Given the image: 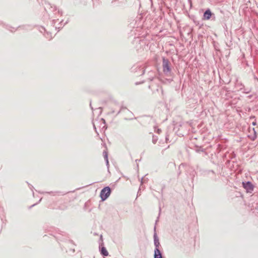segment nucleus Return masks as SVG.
I'll use <instances>...</instances> for the list:
<instances>
[{"label": "nucleus", "instance_id": "2f4dec72", "mask_svg": "<svg viewBox=\"0 0 258 258\" xmlns=\"http://www.w3.org/2000/svg\"><path fill=\"white\" fill-rule=\"evenodd\" d=\"M181 174V171H179L178 173V176H179Z\"/></svg>", "mask_w": 258, "mask_h": 258}, {"label": "nucleus", "instance_id": "9d476101", "mask_svg": "<svg viewBox=\"0 0 258 258\" xmlns=\"http://www.w3.org/2000/svg\"><path fill=\"white\" fill-rule=\"evenodd\" d=\"M126 110L127 111V112L131 116V117L130 118H129L128 119L132 120V119H136V117H135V118L133 117V116H134L133 113L131 111H130L129 110L127 109V108L125 107H124L123 106H121L120 109L119 110V111L118 112L117 114H119L120 112H122V111H123V110Z\"/></svg>", "mask_w": 258, "mask_h": 258}, {"label": "nucleus", "instance_id": "1a4fd4ad", "mask_svg": "<svg viewBox=\"0 0 258 258\" xmlns=\"http://www.w3.org/2000/svg\"><path fill=\"white\" fill-rule=\"evenodd\" d=\"M137 69L140 70L141 73V75L145 74V69H144V67H142L141 66L138 65L137 66H134L132 68V72H137Z\"/></svg>", "mask_w": 258, "mask_h": 258}, {"label": "nucleus", "instance_id": "412c9836", "mask_svg": "<svg viewBox=\"0 0 258 258\" xmlns=\"http://www.w3.org/2000/svg\"><path fill=\"white\" fill-rule=\"evenodd\" d=\"M93 127H94V129L95 130L96 133L98 135H99V134L98 133V132H97V130H96V126H95V122H93Z\"/></svg>", "mask_w": 258, "mask_h": 258}, {"label": "nucleus", "instance_id": "393cba45", "mask_svg": "<svg viewBox=\"0 0 258 258\" xmlns=\"http://www.w3.org/2000/svg\"><path fill=\"white\" fill-rule=\"evenodd\" d=\"M39 192L40 193V194H44V193L50 194V193H52V191H51V192H40V191H39Z\"/></svg>", "mask_w": 258, "mask_h": 258}, {"label": "nucleus", "instance_id": "cd10ccee", "mask_svg": "<svg viewBox=\"0 0 258 258\" xmlns=\"http://www.w3.org/2000/svg\"><path fill=\"white\" fill-rule=\"evenodd\" d=\"M105 162H106V165L107 166H108L109 165V161H108V159L107 160H105Z\"/></svg>", "mask_w": 258, "mask_h": 258}, {"label": "nucleus", "instance_id": "4c0bfd02", "mask_svg": "<svg viewBox=\"0 0 258 258\" xmlns=\"http://www.w3.org/2000/svg\"><path fill=\"white\" fill-rule=\"evenodd\" d=\"M156 230V226L154 227V230L155 231Z\"/></svg>", "mask_w": 258, "mask_h": 258}, {"label": "nucleus", "instance_id": "58836bf2", "mask_svg": "<svg viewBox=\"0 0 258 258\" xmlns=\"http://www.w3.org/2000/svg\"><path fill=\"white\" fill-rule=\"evenodd\" d=\"M72 250H73V252L75 251V249H73Z\"/></svg>", "mask_w": 258, "mask_h": 258}, {"label": "nucleus", "instance_id": "423d86ee", "mask_svg": "<svg viewBox=\"0 0 258 258\" xmlns=\"http://www.w3.org/2000/svg\"><path fill=\"white\" fill-rule=\"evenodd\" d=\"M200 172L204 176L208 177L212 179L216 178L215 173L212 170L200 169Z\"/></svg>", "mask_w": 258, "mask_h": 258}, {"label": "nucleus", "instance_id": "f257e3e1", "mask_svg": "<svg viewBox=\"0 0 258 258\" xmlns=\"http://www.w3.org/2000/svg\"><path fill=\"white\" fill-rule=\"evenodd\" d=\"M154 243L155 246L154 252V258H163L162 253L159 249L160 245V242L157 233L155 232L154 234Z\"/></svg>", "mask_w": 258, "mask_h": 258}, {"label": "nucleus", "instance_id": "a211bd4d", "mask_svg": "<svg viewBox=\"0 0 258 258\" xmlns=\"http://www.w3.org/2000/svg\"><path fill=\"white\" fill-rule=\"evenodd\" d=\"M197 152H200L201 151L203 152L204 149L201 147H196V149H195Z\"/></svg>", "mask_w": 258, "mask_h": 258}, {"label": "nucleus", "instance_id": "f3484780", "mask_svg": "<svg viewBox=\"0 0 258 258\" xmlns=\"http://www.w3.org/2000/svg\"><path fill=\"white\" fill-rule=\"evenodd\" d=\"M103 155L104 156V159L105 160H107L108 159V153L106 151H104L103 152Z\"/></svg>", "mask_w": 258, "mask_h": 258}, {"label": "nucleus", "instance_id": "72a5a7b5", "mask_svg": "<svg viewBox=\"0 0 258 258\" xmlns=\"http://www.w3.org/2000/svg\"><path fill=\"white\" fill-rule=\"evenodd\" d=\"M250 118H251V119H252V118H255V116H251V117H250Z\"/></svg>", "mask_w": 258, "mask_h": 258}, {"label": "nucleus", "instance_id": "7ed1b4c3", "mask_svg": "<svg viewBox=\"0 0 258 258\" xmlns=\"http://www.w3.org/2000/svg\"><path fill=\"white\" fill-rule=\"evenodd\" d=\"M111 188L107 186L102 188L100 193V197L102 201H105L110 195Z\"/></svg>", "mask_w": 258, "mask_h": 258}, {"label": "nucleus", "instance_id": "473e14b6", "mask_svg": "<svg viewBox=\"0 0 258 258\" xmlns=\"http://www.w3.org/2000/svg\"><path fill=\"white\" fill-rule=\"evenodd\" d=\"M141 84V83H138V82H136L135 83L136 85H138V84Z\"/></svg>", "mask_w": 258, "mask_h": 258}, {"label": "nucleus", "instance_id": "aec40b11", "mask_svg": "<svg viewBox=\"0 0 258 258\" xmlns=\"http://www.w3.org/2000/svg\"><path fill=\"white\" fill-rule=\"evenodd\" d=\"M160 213H161V208H159V215H158V216L157 217V220H156V224H157V222L159 220V217H160Z\"/></svg>", "mask_w": 258, "mask_h": 258}, {"label": "nucleus", "instance_id": "f8f14e48", "mask_svg": "<svg viewBox=\"0 0 258 258\" xmlns=\"http://www.w3.org/2000/svg\"><path fill=\"white\" fill-rule=\"evenodd\" d=\"M252 132H253V135H249L248 137L252 141H254L256 139V137H257L256 132L255 131L254 128H252Z\"/></svg>", "mask_w": 258, "mask_h": 258}, {"label": "nucleus", "instance_id": "b1692460", "mask_svg": "<svg viewBox=\"0 0 258 258\" xmlns=\"http://www.w3.org/2000/svg\"><path fill=\"white\" fill-rule=\"evenodd\" d=\"M252 125L253 126H255V125H256V121L255 120H254V121H253V122H252Z\"/></svg>", "mask_w": 258, "mask_h": 258}, {"label": "nucleus", "instance_id": "39448f33", "mask_svg": "<svg viewBox=\"0 0 258 258\" xmlns=\"http://www.w3.org/2000/svg\"><path fill=\"white\" fill-rule=\"evenodd\" d=\"M99 251L101 254L103 256H107L108 255V252L106 247L104 246V243L103 242L102 236L101 235L99 239Z\"/></svg>", "mask_w": 258, "mask_h": 258}, {"label": "nucleus", "instance_id": "e433bc0d", "mask_svg": "<svg viewBox=\"0 0 258 258\" xmlns=\"http://www.w3.org/2000/svg\"><path fill=\"white\" fill-rule=\"evenodd\" d=\"M247 97H251V95H250L248 96Z\"/></svg>", "mask_w": 258, "mask_h": 258}, {"label": "nucleus", "instance_id": "c85d7f7f", "mask_svg": "<svg viewBox=\"0 0 258 258\" xmlns=\"http://www.w3.org/2000/svg\"><path fill=\"white\" fill-rule=\"evenodd\" d=\"M37 204V203H36V204H34L32 205L31 206H30V207H29V208H31L35 206V205H36Z\"/></svg>", "mask_w": 258, "mask_h": 258}, {"label": "nucleus", "instance_id": "7c9ffc66", "mask_svg": "<svg viewBox=\"0 0 258 258\" xmlns=\"http://www.w3.org/2000/svg\"><path fill=\"white\" fill-rule=\"evenodd\" d=\"M143 177H142V178H141V184H142V183H143Z\"/></svg>", "mask_w": 258, "mask_h": 258}, {"label": "nucleus", "instance_id": "4be33fe9", "mask_svg": "<svg viewBox=\"0 0 258 258\" xmlns=\"http://www.w3.org/2000/svg\"><path fill=\"white\" fill-rule=\"evenodd\" d=\"M156 132L159 134L161 132V130L160 128H158Z\"/></svg>", "mask_w": 258, "mask_h": 258}, {"label": "nucleus", "instance_id": "ddd939ff", "mask_svg": "<svg viewBox=\"0 0 258 258\" xmlns=\"http://www.w3.org/2000/svg\"><path fill=\"white\" fill-rule=\"evenodd\" d=\"M148 75L149 76L148 80H150V81H153L154 78L156 76L155 73L153 71L149 72L148 73Z\"/></svg>", "mask_w": 258, "mask_h": 258}, {"label": "nucleus", "instance_id": "a878e982", "mask_svg": "<svg viewBox=\"0 0 258 258\" xmlns=\"http://www.w3.org/2000/svg\"><path fill=\"white\" fill-rule=\"evenodd\" d=\"M168 135H166V138H165V141H166V142L167 143L168 141Z\"/></svg>", "mask_w": 258, "mask_h": 258}, {"label": "nucleus", "instance_id": "6e6552de", "mask_svg": "<svg viewBox=\"0 0 258 258\" xmlns=\"http://www.w3.org/2000/svg\"><path fill=\"white\" fill-rule=\"evenodd\" d=\"M211 18L215 19V14L212 13L210 9H207L204 13L203 19L205 20H209Z\"/></svg>", "mask_w": 258, "mask_h": 258}, {"label": "nucleus", "instance_id": "0eeeda50", "mask_svg": "<svg viewBox=\"0 0 258 258\" xmlns=\"http://www.w3.org/2000/svg\"><path fill=\"white\" fill-rule=\"evenodd\" d=\"M242 187L244 188L247 193H252L254 186L251 181H243L242 182Z\"/></svg>", "mask_w": 258, "mask_h": 258}, {"label": "nucleus", "instance_id": "bb28decb", "mask_svg": "<svg viewBox=\"0 0 258 258\" xmlns=\"http://www.w3.org/2000/svg\"><path fill=\"white\" fill-rule=\"evenodd\" d=\"M167 80L169 82H171L173 81V79H167Z\"/></svg>", "mask_w": 258, "mask_h": 258}, {"label": "nucleus", "instance_id": "f704fd0d", "mask_svg": "<svg viewBox=\"0 0 258 258\" xmlns=\"http://www.w3.org/2000/svg\"><path fill=\"white\" fill-rule=\"evenodd\" d=\"M41 200H42V198H41V199L39 200V202H40L41 201Z\"/></svg>", "mask_w": 258, "mask_h": 258}, {"label": "nucleus", "instance_id": "6ab92c4d", "mask_svg": "<svg viewBox=\"0 0 258 258\" xmlns=\"http://www.w3.org/2000/svg\"><path fill=\"white\" fill-rule=\"evenodd\" d=\"M27 183H28L30 188L31 189V190L33 191V195H34V191H33V185H32L31 184H30V183H29L28 182H27Z\"/></svg>", "mask_w": 258, "mask_h": 258}, {"label": "nucleus", "instance_id": "2eb2a0df", "mask_svg": "<svg viewBox=\"0 0 258 258\" xmlns=\"http://www.w3.org/2000/svg\"><path fill=\"white\" fill-rule=\"evenodd\" d=\"M100 120L102 122V124H103V126H102V130H103L104 131H105V130L106 129L105 120L103 118H101L100 119Z\"/></svg>", "mask_w": 258, "mask_h": 258}, {"label": "nucleus", "instance_id": "4468645a", "mask_svg": "<svg viewBox=\"0 0 258 258\" xmlns=\"http://www.w3.org/2000/svg\"><path fill=\"white\" fill-rule=\"evenodd\" d=\"M45 9H50L51 11L53 12L57 10V7L55 6H52L49 4L46 5Z\"/></svg>", "mask_w": 258, "mask_h": 258}, {"label": "nucleus", "instance_id": "dca6fc26", "mask_svg": "<svg viewBox=\"0 0 258 258\" xmlns=\"http://www.w3.org/2000/svg\"><path fill=\"white\" fill-rule=\"evenodd\" d=\"M158 140V137L155 135L152 136V143L155 144Z\"/></svg>", "mask_w": 258, "mask_h": 258}, {"label": "nucleus", "instance_id": "c756f323", "mask_svg": "<svg viewBox=\"0 0 258 258\" xmlns=\"http://www.w3.org/2000/svg\"><path fill=\"white\" fill-rule=\"evenodd\" d=\"M58 13L59 14H61V15H62V11H60V10H58Z\"/></svg>", "mask_w": 258, "mask_h": 258}, {"label": "nucleus", "instance_id": "c9c22d12", "mask_svg": "<svg viewBox=\"0 0 258 258\" xmlns=\"http://www.w3.org/2000/svg\"><path fill=\"white\" fill-rule=\"evenodd\" d=\"M161 144V141L159 142V145Z\"/></svg>", "mask_w": 258, "mask_h": 258}, {"label": "nucleus", "instance_id": "5701e85b", "mask_svg": "<svg viewBox=\"0 0 258 258\" xmlns=\"http://www.w3.org/2000/svg\"><path fill=\"white\" fill-rule=\"evenodd\" d=\"M236 156L235 154L233 153L232 154H231V157H230L231 159H232L233 158H235Z\"/></svg>", "mask_w": 258, "mask_h": 258}, {"label": "nucleus", "instance_id": "20e7f679", "mask_svg": "<svg viewBox=\"0 0 258 258\" xmlns=\"http://www.w3.org/2000/svg\"><path fill=\"white\" fill-rule=\"evenodd\" d=\"M184 166H186V171L187 173L189 174V176H190L191 179L193 180L196 174V172L194 168L191 166H186V165L184 163H181L179 166V169H180L182 167H184Z\"/></svg>", "mask_w": 258, "mask_h": 258}, {"label": "nucleus", "instance_id": "9b49d317", "mask_svg": "<svg viewBox=\"0 0 258 258\" xmlns=\"http://www.w3.org/2000/svg\"><path fill=\"white\" fill-rule=\"evenodd\" d=\"M90 106L92 110L98 111V115H99L102 113V107L101 106L95 107V108L92 106V102L91 101L90 102Z\"/></svg>", "mask_w": 258, "mask_h": 258}, {"label": "nucleus", "instance_id": "f03ea898", "mask_svg": "<svg viewBox=\"0 0 258 258\" xmlns=\"http://www.w3.org/2000/svg\"><path fill=\"white\" fill-rule=\"evenodd\" d=\"M162 68L164 74L167 76H171V64L165 57H162Z\"/></svg>", "mask_w": 258, "mask_h": 258}]
</instances>
